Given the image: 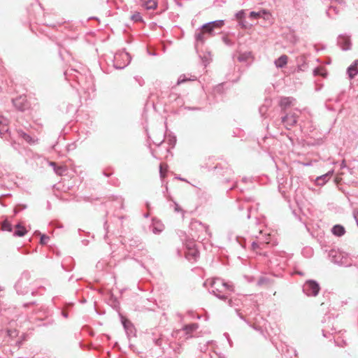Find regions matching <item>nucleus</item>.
Returning <instances> with one entry per match:
<instances>
[{"mask_svg": "<svg viewBox=\"0 0 358 358\" xmlns=\"http://www.w3.org/2000/svg\"><path fill=\"white\" fill-rule=\"evenodd\" d=\"M246 180H247V179H246L245 178H243V182H246Z\"/></svg>", "mask_w": 358, "mask_h": 358, "instance_id": "nucleus-56", "label": "nucleus"}, {"mask_svg": "<svg viewBox=\"0 0 358 358\" xmlns=\"http://www.w3.org/2000/svg\"><path fill=\"white\" fill-rule=\"evenodd\" d=\"M294 101V99L292 97H289V96L281 97L280 102H279V106L281 108L282 111L285 112V110H286V108L287 107L292 105Z\"/></svg>", "mask_w": 358, "mask_h": 358, "instance_id": "nucleus-16", "label": "nucleus"}, {"mask_svg": "<svg viewBox=\"0 0 358 358\" xmlns=\"http://www.w3.org/2000/svg\"><path fill=\"white\" fill-rule=\"evenodd\" d=\"M196 79V77L194 76L188 77L186 75H181L177 81V85H180V84H182L186 81H188V80H195Z\"/></svg>", "mask_w": 358, "mask_h": 358, "instance_id": "nucleus-31", "label": "nucleus"}, {"mask_svg": "<svg viewBox=\"0 0 358 358\" xmlns=\"http://www.w3.org/2000/svg\"><path fill=\"white\" fill-rule=\"evenodd\" d=\"M355 219L358 226V213L355 215Z\"/></svg>", "mask_w": 358, "mask_h": 358, "instance_id": "nucleus-50", "label": "nucleus"}, {"mask_svg": "<svg viewBox=\"0 0 358 358\" xmlns=\"http://www.w3.org/2000/svg\"><path fill=\"white\" fill-rule=\"evenodd\" d=\"M332 234L338 237H341L345 234V229L343 226L341 224L334 225L331 229Z\"/></svg>", "mask_w": 358, "mask_h": 358, "instance_id": "nucleus-21", "label": "nucleus"}, {"mask_svg": "<svg viewBox=\"0 0 358 358\" xmlns=\"http://www.w3.org/2000/svg\"><path fill=\"white\" fill-rule=\"evenodd\" d=\"M329 258L332 262L343 266H350L352 265L351 259L348 257V255L345 252L331 250L329 254Z\"/></svg>", "mask_w": 358, "mask_h": 358, "instance_id": "nucleus-2", "label": "nucleus"}, {"mask_svg": "<svg viewBox=\"0 0 358 358\" xmlns=\"http://www.w3.org/2000/svg\"><path fill=\"white\" fill-rule=\"evenodd\" d=\"M203 62L205 63V66L206 65V63H208V61L206 57H205V60L203 61Z\"/></svg>", "mask_w": 358, "mask_h": 358, "instance_id": "nucleus-52", "label": "nucleus"}, {"mask_svg": "<svg viewBox=\"0 0 358 358\" xmlns=\"http://www.w3.org/2000/svg\"><path fill=\"white\" fill-rule=\"evenodd\" d=\"M269 242H270L269 234H268L267 236L264 240H261L259 238H258V240L257 241H253L251 243L252 249L253 251L261 255V253L259 252L258 250L263 249L266 245L269 243Z\"/></svg>", "mask_w": 358, "mask_h": 358, "instance_id": "nucleus-13", "label": "nucleus"}, {"mask_svg": "<svg viewBox=\"0 0 358 358\" xmlns=\"http://www.w3.org/2000/svg\"><path fill=\"white\" fill-rule=\"evenodd\" d=\"M339 7L334 5H331L327 10V14L331 17H333L334 14H338L339 13Z\"/></svg>", "mask_w": 358, "mask_h": 358, "instance_id": "nucleus-29", "label": "nucleus"}, {"mask_svg": "<svg viewBox=\"0 0 358 358\" xmlns=\"http://www.w3.org/2000/svg\"><path fill=\"white\" fill-rule=\"evenodd\" d=\"M12 146L14 148V149L17 150V147H16V143L15 142H13L12 143Z\"/></svg>", "mask_w": 358, "mask_h": 358, "instance_id": "nucleus-51", "label": "nucleus"}, {"mask_svg": "<svg viewBox=\"0 0 358 358\" xmlns=\"http://www.w3.org/2000/svg\"><path fill=\"white\" fill-rule=\"evenodd\" d=\"M164 136H163L162 138L160 139H156V141H153V143L156 145H160L164 141Z\"/></svg>", "mask_w": 358, "mask_h": 358, "instance_id": "nucleus-44", "label": "nucleus"}, {"mask_svg": "<svg viewBox=\"0 0 358 358\" xmlns=\"http://www.w3.org/2000/svg\"><path fill=\"white\" fill-rule=\"evenodd\" d=\"M252 59V52H250V51H246V52H240L238 54V58H237V59L240 62H248Z\"/></svg>", "mask_w": 358, "mask_h": 358, "instance_id": "nucleus-24", "label": "nucleus"}, {"mask_svg": "<svg viewBox=\"0 0 358 358\" xmlns=\"http://www.w3.org/2000/svg\"><path fill=\"white\" fill-rule=\"evenodd\" d=\"M236 18L238 20H242L245 17V11L243 10L238 11L235 15Z\"/></svg>", "mask_w": 358, "mask_h": 358, "instance_id": "nucleus-38", "label": "nucleus"}, {"mask_svg": "<svg viewBox=\"0 0 358 358\" xmlns=\"http://www.w3.org/2000/svg\"><path fill=\"white\" fill-rule=\"evenodd\" d=\"M357 101H358V94H357Z\"/></svg>", "mask_w": 358, "mask_h": 358, "instance_id": "nucleus-59", "label": "nucleus"}, {"mask_svg": "<svg viewBox=\"0 0 358 358\" xmlns=\"http://www.w3.org/2000/svg\"><path fill=\"white\" fill-rule=\"evenodd\" d=\"M247 217H248V218H250V213H248V216H247Z\"/></svg>", "mask_w": 358, "mask_h": 358, "instance_id": "nucleus-55", "label": "nucleus"}, {"mask_svg": "<svg viewBox=\"0 0 358 358\" xmlns=\"http://www.w3.org/2000/svg\"><path fill=\"white\" fill-rule=\"evenodd\" d=\"M234 187H235V185H234L233 187H231L230 188V189H234Z\"/></svg>", "mask_w": 358, "mask_h": 358, "instance_id": "nucleus-57", "label": "nucleus"}, {"mask_svg": "<svg viewBox=\"0 0 358 358\" xmlns=\"http://www.w3.org/2000/svg\"><path fill=\"white\" fill-rule=\"evenodd\" d=\"M222 40H223V42L224 43V44H226L228 46H231L234 45V43L232 42V41L227 37H223Z\"/></svg>", "mask_w": 358, "mask_h": 358, "instance_id": "nucleus-43", "label": "nucleus"}, {"mask_svg": "<svg viewBox=\"0 0 358 358\" xmlns=\"http://www.w3.org/2000/svg\"><path fill=\"white\" fill-rule=\"evenodd\" d=\"M16 229L15 230L13 235L15 236H23L27 233V230L20 224L15 225Z\"/></svg>", "mask_w": 358, "mask_h": 358, "instance_id": "nucleus-27", "label": "nucleus"}, {"mask_svg": "<svg viewBox=\"0 0 358 358\" xmlns=\"http://www.w3.org/2000/svg\"><path fill=\"white\" fill-rule=\"evenodd\" d=\"M268 282V279L267 278H265V277H261L258 281H257V285L261 286V285H263L264 284H266Z\"/></svg>", "mask_w": 358, "mask_h": 358, "instance_id": "nucleus-39", "label": "nucleus"}, {"mask_svg": "<svg viewBox=\"0 0 358 358\" xmlns=\"http://www.w3.org/2000/svg\"><path fill=\"white\" fill-rule=\"evenodd\" d=\"M337 43L343 50H348L351 48L350 39L345 35H340L338 37Z\"/></svg>", "mask_w": 358, "mask_h": 358, "instance_id": "nucleus-14", "label": "nucleus"}, {"mask_svg": "<svg viewBox=\"0 0 358 358\" xmlns=\"http://www.w3.org/2000/svg\"><path fill=\"white\" fill-rule=\"evenodd\" d=\"M215 171H217V174L226 176V178H224V181L226 182H229L233 180L234 171L231 168L228 166L222 168L220 167L219 166H217L215 167Z\"/></svg>", "mask_w": 358, "mask_h": 358, "instance_id": "nucleus-9", "label": "nucleus"}, {"mask_svg": "<svg viewBox=\"0 0 358 358\" xmlns=\"http://www.w3.org/2000/svg\"><path fill=\"white\" fill-rule=\"evenodd\" d=\"M187 255H188V256H192V258H193L194 260H196V258L199 257V252H198V251H197V250H192V251H189Z\"/></svg>", "mask_w": 358, "mask_h": 358, "instance_id": "nucleus-41", "label": "nucleus"}, {"mask_svg": "<svg viewBox=\"0 0 358 358\" xmlns=\"http://www.w3.org/2000/svg\"><path fill=\"white\" fill-rule=\"evenodd\" d=\"M3 289V287H0V292L2 291Z\"/></svg>", "mask_w": 358, "mask_h": 358, "instance_id": "nucleus-58", "label": "nucleus"}, {"mask_svg": "<svg viewBox=\"0 0 358 358\" xmlns=\"http://www.w3.org/2000/svg\"><path fill=\"white\" fill-rule=\"evenodd\" d=\"M30 273L24 271L16 282L15 287L19 294H25L29 292Z\"/></svg>", "mask_w": 358, "mask_h": 358, "instance_id": "nucleus-3", "label": "nucleus"}, {"mask_svg": "<svg viewBox=\"0 0 358 358\" xmlns=\"http://www.w3.org/2000/svg\"><path fill=\"white\" fill-rule=\"evenodd\" d=\"M203 285L209 286L210 293L222 300L227 299L229 295L234 292V287L231 282H225L220 278L208 279Z\"/></svg>", "mask_w": 358, "mask_h": 358, "instance_id": "nucleus-1", "label": "nucleus"}, {"mask_svg": "<svg viewBox=\"0 0 358 358\" xmlns=\"http://www.w3.org/2000/svg\"><path fill=\"white\" fill-rule=\"evenodd\" d=\"M174 203V209H175V211L177 212V213H179V212H181L182 211V209L179 206L178 203H177L176 202H173Z\"/></svg>", "mask_w": 358, "mask_h": 358, "instance_id": "nucleus-46", "label": "nucleus"}, {"mask_svg": "<svg viewBox=\"0 0 358 358\" xmlns=\"http://www.w3.org/2000/svg\"><path fill=\"white\" fill-rule=\"evenodd\" d=\"M320 290L319 284L313 280L306 281L303 286V293L308 296H316Z\"/></svg>", "mask_w": 358, "mask_h": 358, "instance_id": "nucleus-5", "label": "nucleus"}, {"mask_svg": "<svg viewBox=\"0 0 358 358\" xmlns=\"http://www.w3.org/2000/svg\"><path fill=\"white\" fill-rule=\"evenodd\" d=\"M250 16L252 18L257 19V18L259 16V13H256V12H255V11H252V12H250Z\"/></svg>", "mask_w": 358, "mask_h": 358, "instance_id": "nucleus-45", "label": "nucleus"}, {"mask_svg": "<svg viewBox=\"0 0 358 358\" xmlns=\"http://www.w3.org/2000/svg\"><path fill=\"white\" fill-rule=\"evenodd\" d=\"M166 168L164 169V164H161L160 166H159V175H160V178L163 180L165 177H166Z\"/></svg>", "mask_w": 358, "mask_h": 358, "instance_id": "nucleus-37", "label": "nucleus"}, {"mask_svg": "<svg viewBox=\"0 0 358 358\" xmlns=\"http://www.w3.org/2000/svg\"><path fill=\"white\" fill-rule=\"evenodd\" d=\"M50 166L53 167L55 172L59 176H62L66 171V168L64 166H57L55 162H50Z\"/></svg>", "mask_w": 358, "mask_h": 358, "instance_id": "nucleus-28", "label": "nucleus"}, {"mask_svg": "<svg viewBox=\"0 0 358 358\" xmlns=\"http://www.w3.org/2000/svg\"><path fill=\"white\" fill-rule=\"evenodd\" d=\"M164 191H166V192H167V191H168V186H167V184L165 185Z\"/></svg>", "mask_w": 358, "mask_h": 358, "instance_id": "nucleus-53", "label": "nucleus"}, {"mask_svg": "<svg viewBox=\"0 0 358 358\" xmlns=\"http://www.w3.org/2000/svg\"><path fill=\"white\" fill-rule=\"evenodd\" d=\"M176 178L178 180H182V181L187 182V180L185 178H182V177H180V176H177V177H176Z\"/></svg>", "mask_w": 358, "mask_h": 358, "instance_id": "nucleus-49", "label": "nucleus"}, {"mask_svg": "<svg viewBox=\"0 0 358 358\" xmlns=\"http://www.w3.org/2000/svg\"><path fill=\"white\" fill-rule=\"evenodd\" d=\"M122 324L128 336H133L135 335V329L129 321L125 320L122 321Z\"/></svg>", "mask_w": 358, "mask_h": 358, "instance_id": "nucleus-19", "label": "nucleus"}, {"mask_svg": "<svg viewBox=\"0 0 358 358\" xmlns=\"http://www.w3.org/2000/svg\"><path fill=\"white\" fill-rule=\"evenodd\" d=\"M1 229L3 231L10 232L13 230L12 224L7 220H5L2 222Z\"/></svg>", "mask_w": 358, "mask_h": 358, "instance_id": "nucleus-34", "label": "nucleus"}, {"mask_svg": "<svg viewBox=\"0 0 358 358\" xmlns=\"http://www.w3.org/2000/svg\"><path fill=\"white\" fill-rule=\"evenodd\" d=\"M234 240L238 243V245H240L242 248H245L246 247V241L244 238H241V237H238V236H235L234 237Z\"/></svg>", "mask_w": 358, "mask_h": 358, "instance_id": "nucleus-36", "label": "nucleus"}, {"mask_svg": "<svg viewBox=\"0 0 358 358\" xmlns=\"http://www.w3.org/2000/svg\"><path fill=\"white\" fill-rule=\"evenodd\" d=\"M288 61V57L286 55H282L275 60L274 64L277 68H283L286 66Z\"/></svg>", "mask_w": 358, "mask_h": 358, "instance_id": "nucleus-23", "label": "nucleus"}, {"mask_svg": "<svg viewBox=\"0 0 358 358\" xmlns=\"http://www.w3.org/2000/svg\"><path fill=\"white\" fill-rule=\"evenodd\" d=\"M331 175L332 172L329 171L322 176L317 177L315 180L316 185L320 186L324 185L329 180Z\"/></svg>", "mask_w": 358, "mask_h": 358, "instance_id": "nucleus-20", "label": "nucleus"}, {"mask_svg": "<svg viewBox=\"0 0 358 358\" xmlns=\"http://www.w3.org/2000/svg\"><path fill=\"white\" fill-rule=\"evenodd\" d=\"M208 25H211L214 29L221 28L224 25V20H215L204 24V27H208Z\"/></svg>", "mask_w": 358, "mask_h": 358, "instance_id": "nucleus-30", "label": "nucleus"}, {"mask_svg": "<svg viewBox=\"0 0 358 358\" xmlns=\"http://www.w3.org/2000/svg\"><path fill=\"white\" fill-rule=\"evenodd\" d=\"M145 6L148 10H154L157 7V2L156 0H148Z\"/></svg>", "mask_w": 358, "mask_h": 358, "instance_id": "nucleus-33", "label": "nucleus"}, {"mask_svg": "<svg viewBox=\"0 0 358 358\" xmlns=\"http://www.w3.org/2000/svg\"><path fill=\"white\" fill-rule=\"evenodd\" d=\"M190 228L192 230L196 229L198 231L201 232V236L205 238L206 235H208L210 236V233L209 231V228L208 226L202 224L201 222L198 220H192L190 223Z\"/></svg>", "mask_w": 358, "mask_h": 358, "instance_id": "nucleus-6", "label": "nucleus"}, {"mask_svg": "<svg viewBox=\"0 0 358 358\" xmlns=\"http://www.w3.org/2000/svg\"><path fill=\"white\" fill-rule=\"evenodd\" d=\"M49 239H50L49 236H45V235H42L41 236L40 243L43 245L47 244Z\"/></svg>", "mask_w": 358, "mask_h": 358, "instance_id": "nucleus-42", "label": "nucleus"}, {"mask_svg": "<svg viewBox=\"0 0 358 358\" xmlns=\"http://www.w3.org/2000/svg\"><path fill=\"white\" fill-rule=\"evenodd\" d=\"M131 19L135 22H139L142 20V17L139 13H136L131 16Z\"/></svg>", "mask_w": 358, "mask_h": 358, "instance_id": "nucleus-40", "label": "nucleus"}, {"mask_svg": "<svg viewBox=\"0 0 358 358\" xmlns=\"http://www.w3.org/2000/svg\"><path fill=\"white\" fill-rule=\"evenodd\" d=\"M298 117L295 113H289L281 117V122L286 129H289L297 123Z\"/></svg>", "mask_w": 358, "mask_h": 358, "instance_id": "nucleus-7", "label": "nucleus"}, {"mask_svg": "<svg viewBox=\"0 0 358 358\" xmlns=\"http://www.w3.org/2000/svg\"><path fill=\"white\" fill-rule=\"evenodd\" d=\"M296 63L299 71H305L308 69L307 59L305 55L299 56L296 58Z\"/></svg>", "mask_w": 358, "mask_h": 358, "instance_id": "nucleus-17", "label": "nucleus"}, {"mask_svg": "<svg viewBox=\"0 0 358 358\" xmlns=\"http://www.w3.org/2000/svg\"><path fill=\"white\" fill-rule=\"evenodd\" d=\"M238 302H239V300L237 299L236 298H234V299H229L228 301H227V303L228 305L230 306V307H233V308H236V312L238 313V316L240 317V318L244 321H245L244 317L241 315V313H238V310L236 308V306H238Z\"/></svg>", "mask_w": 358, "mask_h": 358, "instance_id": "nucleus-25", "label": "nucleus"}, {"mask_svg": "<svg viewBox=\"0 0 358 358\" xmlns=\"http://www.w3.org/2000/svg\"><path fill=\"white\" fill-rule=\"evenodd\" d=\"M201 29L210 36L214 35V28L211 25H208V27H204L203 24L201 26Z\"/></svg>", "mask_w": 358, "mask_h": 358, "instance_id": "nucleus-35", "label": "nucleus"}, {"mask_svg": "<svg viewBox=\"0 0 358 358\" xmlns=\"http://www.w3.org/2000/svg\"><path fill=\"white\" fill-rule=\"evenodd\" d=\"M63 315H64V317H67V314L66 313H63Z\"/></svg>", "mask_w": 358, "mask_h": 358, "instance_id": "nucleus-54", "label": "nucleus"}, {"mask_svg": "<svg viewBox=\"0 0 358 358\" xmlns=\"http://www.w3.org/2000/svg\"><path fill=\"white\" fill-rule=\"evenodd\" d=\"M8 120L5 117L0 115V136L1 138H5L6 139H8V137L10 138V139H12V137L10 136L8 127Z\"/></svg>", "mask_w": 358, "mask_h": 358, "instance_id": "nucleus-8", "label": "nucleus"}, {"mask_svg": "<svg viewBox=\"0 0 358 358\" xmlns=\"http://www.w3.org/2000/svg\"><path fill=\"white\" fill-rule=\"evenodd\" d=\"M16 132L19 138H22V140H24L25 142L28 143L30 145L34 144L36 141V140L34 138H33L32 136H31L30 135L25 133L21 129H17Z\"/></svg>", "mask_w": 358, "mask_h": 358, "instance_id": "nucleus-15", "label": "nucleus"}, {"mask_svg": "<svg viewBox=\"0 0 358 358\" xmlns=\"http://www.w3.org/2000/svg\"><path fill=\"white\" fill-rule=\"evenodd\" d=\"M210 37L204 31L201 29L200 30H197L195 33V48L198 50L200 45H203L205 41Z\"/></svg>", "mask_w": 358, "mask_h": 358, "instance_id": "nucleus-11", "label": "nucleus"}, {"mask_svg": "<svg viewBox=\"0 0 358 358\" xmlns=\"http://www.w3.org/2000/svg\"><path fill=\"white\" fill-rule=\"evenodd\" d=\"M206 358H208V357H206Z\"/></svg>", "mask_w": 358, "mask_h": 358, "instance_id": "nucleus-60", "label": "nucleus"}, {"mask_svg": "<svg viewBox=\"0 0 358 358\" xmlns=\"http://www.w3.org/2000/svg\"><path fill=\"white\" fill-rule=\"evenodd\" d=\"M271 106V100L266 99L264 103L259 107V112L262 117H266L269 107Z\"/></svg>", "mask_w": 358, "mask_h": 358, "instance_id": "nucleus-22", "label": "nucleus"}, {"mask_svg": "<svg viewBox=\"0 0 358 358\" xmlns=\"http://www.w3.org/2000/svg\"><path fill=\"white\" fill-rule=\"evenodd\" d=\"M313 75L315 76H321L322 77H326L327 76V73L323 67H317L313 70Z\"/></svg>", "mask_w": 358, "mask_h": 358, "instance_id": "nucleus-32", "label": "nucleus"}, {"mask_svg": "<svg viewBox=\"0 0 358 358\" xmlns=\"http://www.w3.org/2000/svg\"><path fill=\"white\" fill-rule=\"evenodd\" d=\"M131 61V57L126 52H119L115 53L113 59V66L117 69H122L126 67Z\"/></svg>", "mask_w": 358, "mask_h": 358, "instance_id": "nucleus-4", "label": "nucleus"}, {"mask_svg": "<svg viewBox=\"0 0 358 358\" xmlns=\"http://www.w3.org/2000/svg\"><path fill=\"white\" fill-rule=\"evenodd\" d=\"M153 342L155 343V344L157 346H161L162 345V339L159 338H157V339H153Z\"/></svg>", "mask_w": 358, "mask_h": 358, "instance_id": "nucleus-47", "label": "nucleus"}, {"mask_svg": "<svg viewBox=\"0 0 358 358\" xmlns=\"http://www.w3.org/2000/svg\"><path fill=\"white\" fill-rule=\"evenodd\" d=\"M164 224L160 222H154L152 225V231L155 234H158L164 230Z\"/></svg>", "mask_w": 358, "mask_h": 358, "instance_id": "nucleus-26", "label": "nucleus"}, {"mask_svg": "<svg viewBox=\"0 0 358 358\" xmlns=\"http://www.w3.org/2000/svg\"><path fill=\"white\" fill-rule=\"evenodd\" d=\"M12 101L13 106L20 111H24L29 107V104L27 102L26 97L23 96H20L16 99H13Z\"/></svg>", "mask_w": 358, "mask_h": 358, "instance_id": "nucleus-10", "label": "nucleus"}, {"mask_svg": "<svg viewBox=\"0 0 358 358\" xmlns=\"http://www.w3.org/2000/svg\"><path fill=\"white\" fill-rule=\"evenodd\" d=\"M199 329V324L197 323H192L185 325L181 329L178 331L179 333H183L185 336V338H189L192 337V334Z\"/></svg>", "mask_w": 358, "mask_h": 358, "instance_id": "nucleus-12", "label": "nucleus"}, {"mask_svg": "<svg viewBox=\"0 0 358 358\" xmlns=\"http://www.w3.org/2000/svg\"><path fill=\"white\" fill-rule=\"evenodd\" d=\"M348 76L350 79L355 78L358 74V60H355L347 70Z\"/></svg>", "mask_w": 358, "mask_h": 358, "instance_id": "nucleus-18", "label": "nucleus"}, {"mask_svg": "<svg viewBox=\"0 0 358 358\" xmlns=\"http://www.w3.org/2000/svg\"><path fill=\"white\" fill-rule=\"evenodd\" d=\"M239 24L243 27V28H246V24H245V22L242 20H240L239 22Z\"/></svg>", "mask_w": 358, "mask_h": 358, "instance_id": "nucleus-48", "label": "nucleus"}]
</instances>
